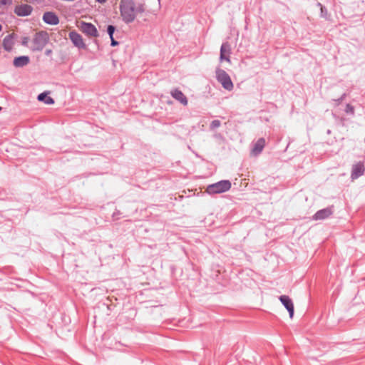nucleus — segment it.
<instances>
[{
	"mask_svg": "<svg viewBox=\"0 0 365 365\" xmlns=\"http://www.w3.org/2000/svg\"><path fill=\"white\" fill-rule=\"evenodd\" d=\"M120 15L125 23L133 22L137 14L143 12V6H135L133 0H121L120 4Z\"/></svg>",
	"mask_w": 365,
	"mask_h": 365,
	"instance_id": "nucleus-1",
	"label": "nucleus"
},
{
	"mask_svg": "<svg viewBox=\"0 0 365 365\" xmlns=\"http://www.w3.org/2000/svg\"><path fill=\"white\" fill-rule=\"evenodd\" d=\"M49 41L46 31H41L35 34L32 38L31 49L34 51H41Z\"/></svg>",
	"mask_w": 365,
	"mask_h": 365,
	"instance_id": "nucleus-2",
	"label": "nucleus"
},
{
	"mask_svg": "<svg viewBox=\"0 0 365 365\" xmlns=\"http://www.w3.org/2000/svg\"><path fill=\"white\" fill-rule=\"evenodd\" d=\"M231 187V182L229 180H221L216 183L210 185L206 192L208 194H220L228 191Z\"/></svg>",
	"mask_w": 365,
	"mask_h": 365,
	"instance_id": "nucleus-3",
	"label": "nucleus"
},
{
	"mask_svg": "<svg viewBox=\"0 0 365 365\" xmlns=\"http://www.w3.org/2000/svg\"><path fill=\"white\" fill-rule=\"evenodd\" d=\"M216 78L218 82H220L222 86L229 91H232L234 88L233 83L230 76L226 73L225 71L221 68L216 69Z\"/></svg>",
	"mask_w": 365,
	"mask_h": 365,
	"instance_id": "nucleus-4",
	"label": "nucleus"
},
{
	"mask_svg": "<svg viewBox=\"0 0 365 365\" xmlns=\"http://www.w3.org/2000/svg\"><path fill=\"white\" fill-rule=\"evenodd\" d=\"M77 27L79 30L83 32L84 34L88 36V37H97L98 36V32L96 26L91 24L86 23L84 21H78Z\"/></svg>",
	"mask_w": 365,
	"mask_h": 365,
	"instance_id": "nucleus-5",
	"label": "nucleus"
},
{
	"mask_svg": "<svg viewBox=\"0 0 365 365\" xmlns=\"http://www.w3.org/2000/svg\"><path fill=\"white\" fill-rule=\"evenodd\" d=\"M279 299L288 311L290 319H292L294 313V306L292 299L288 295H281Z\"/></svg>",
	"mask_w": 365,
	"mask_h": 365,
	"instance_id": "nucleus-6",
	"label": "nucleus"
},
{
	"mask_svg": "<svg viewBox=\"0 0 365 365\" xmlns=\"http://www.w3.org/2000/svg\"><path fill=\"white\" fill-rule=\"evenodd\" d=\"M33 8L29 4L16 5L14 13L19 16H26L31 14Z\"/></svg>",
	"mask_w": 365,
	"mask_h": 365,
	"instance_id": "nucleus-7",
	"label": "nucleus"
},
{
	"mask_svg": "<svg viewBox=\"0 0 365 365\" xmlns=\"http://www.w3.org/2000/svg\"><path fill=\"white\" fill-rule=\"evenodd\" d=\"M69 38L72 43L78 48H86V46L83 41L82 36L76 31L69 33Z\"/></svg>",
	"mask_w": 365,
	"mask_h": 365,
	"instance_id": "nucleus-8",
	"label": "nucleus"
},
{
	"mask_svg": "<svg viewBox=\"0 0 365 365\" xmlns=\"http://www.w3.org/2000/svg\"><path fill=\"white\" fill-rule=\"evenodd\" d=\"M43 20L45 23L50 25H57L59 23V19L57 15L51 11L44 13L43 15Z\"/></svg>",
	"mask_w": 365,
	"mask_h": 365,
	"instance_id": "nucleus-9",
	"label": "nucleus"
},
{
	"mask_svg": "<svg viewBox=\"0 0 365 365\" xmlns=\"http://www.w3.org/2000/svg\"><path fill=\"white\" fill-rule=\"evenodd\" d=\"M230 46L228 43H225L222 45L220 48V61H226L229 63H230Z\"/></svg>",
	"mask_w": 365,
	"mask_h": 365,
	"instance_id": "nucleus-10",
	"label": "nucleus"
},
{
	"mask_svg": "<svg viewBox=\"0 0 365 365\" xmlns=\"http://www.w3.org/2000/svg\"><path fill=\"white\" fill-rule=\"evenodd\" d=\"M14 36L15 34L14 33L9 34L6 36L2 42V46L4 48L6 51H11L13 48L14 44Z\"/></svg>",
	"mask_w": 365,
	"mask_h": 365,
	"instance_id": "nucleus-11",
	"label": "nucleus"
},
{
	"mask_svg": "<svg viewBox=\"0 0 365 365\" xmlns=\"http://www.w3.org/2000/svg\"><path fill=\"white\" fill-rule=\"evenodd\" d=\"M364 172V165L362 163H357L353 165L351 172V178L356 179L362 175Z\"/></svg>",
	"mask_w": 365,
	"mask_h": 365,
	"instance_id": "nucleus-12",
	"label": "nucleus"
},
{
	"mask_svg": "<svg viewBox=\"0 0 365 365\" xmlns=\"http://www.w3.org/2000/svg\"><path fill=\"white\" fill-rule=\"evenodd\" d=\"M265 145V140L264 138H259L255 144L252 150H251V154L252 155H257L258 154H259L264 147Z\"/></svg>",
	"mask_w": 365,
	"mask_h": 365,
	"instance_id": "nucleus-13",
	"label": "nucleus"
},
{
	"mask_svg": "<svg viewBox=\"0 0 365 365\" xmlns=\"http://www.w3.org/2000/svg\"><path fill=\"white\" fill-rule=\"evenodd\" d=\"M171 95L175 99L180 101L184 106L187 104V99L181 91L175 89L171 92Z\"/></svg>",
	"mask_w": 365,
	"mask_h": 365,
	"instance_id": "nucleus-14",
	"label": "nucleus"
},
{
	"mask_svg": "<svg viewBox=\"0 0 365 365\" xmlns=\"http://www.w3.org/2000/svg\"><path fill=\"white\" fill-rule=\"evenodd\" d=\"M29 58L26 56L16 57L14 60V65L16 67H23L29 63Z\"/></svg>",
	"mask_w": 365,
	"mask_h": 365,
	"instance_id": "nucleus-15",
	"label": "nucleus"
},
{
	"mask_svg": "<svg viewBox=\"0 0 365 365\" xmlns=\"http://www.w3.org/2000/svg\"><path fill=\"white\" fill-rule=\"evenodd\" d=\"M331 213L332 211L329 208L321 210L314 215V218L315 220H323L330 216Z\"/></svg>",
	"mask_w": 365,
	"mask_h": 365,
	"instance_id": "nucleus-16",
	"label": "nucleus"
},
{
	"mask_svg": "<svg viewBox=\"0 0 365 365\" xmlns=\"http://www.w3.org/2000/svg\"><path fill=\"white\" fill-rule=\"evenodd\" d=\"M38 100L39 101H43L44 103L47 105H51L54 103L53 99L51 97L48 96V93L46 92L39 94L38 96Z\"/></svg>",
	"mask_w": 365,
	"mask_h": 365,
	"instance_id": "nucleus-17",
	"label": "nucleus"
},
{
	"mask_svg": "<svg viewBox=\"0 0 365 365\" xmlns=\"http://www.w3.org/2000/svg\"><path fill=\"white\" fill-rule=\"evenodd\" d=\"M13 0H0V9H4L12 4Z\"/></svg>",
	"mask_w": 365,
	"mask_h": 365,
	"instance_id": "nucleus-18",
	"label": "nucleus"
},
{
	"mask_svg": "<svg viewBox=\"0 0 365 365\" xmlns=\"http://www.w3.org/2000/svg\"><path fill=\"white\" fill-rule=\"evenodd\" d=\"M221 123L220 121L218 120H214L210 123V129L214 130L215 128H217L220 126Z\"/></svg>",
	"mask_w": 365,
	"mask_h": 365,
	"instance_id": "nucleus-19",
	"label": "nucleus"
},
{
	"mask_svg": "<svg viewBox=\"0 0 365 365\" xmlns=\"http://www.w3.org/2000/svg\"><path fill=\"white\" fill-rule=\"evenodd\" d=\"M107 31L110 36V38H112L113 37V33L115 31V27L112 25H109L108 26V29H107Z\"/></svg>",
	"mask_w": 365,
	"mask_h": 365,
	"instance_id": "nucleus-20",
	"label": "nucleus"
},
{
	"mask_svg": "<svg viewBox=\"0 0 365 365\" xmlns=\"http://www.w3.org/2000/svg\"><path fill=\"white\" fill-rule=\"evenodd\" d=\"M29 41V38L28 37H23L21 43L24 46H28Z\"/></svg>",
	"mask_w": 365,
	"mask_h": 365,
	"instance_id": "nucleus-21",
	"label": "nucleus"
},
{
	"mask_svg": "<svg viewBox=\"0 0 365 365\" xmlns=\"http://www.w3.org/2000/svg\"><path fill=\"white\" fill-rule=\"evenodd\" d=\"M30 3H32V4H34V3H37V4H41L43 1V0H29Z\"/></svg>",
	"mask_w": 365,
	"mask_h": 365,
	"instance_id": "nucleus-22",
	"label": "nucleus"
},
{
	"mask_svg": "<svg viewBox=\"0 0 365 365\" xmlns=\"http://www.w3.org/2000/svg\"><path fill=\"white\" fill-rule=\"evenodd\" d=\"M110 39H111V45L112 46H116L118 44V43L114 40L113 37H112V38H110Z\"/></svg>",
	"mask_w": 365,
	"mask_h": 365,
	"instance_id": "nucleus-23",
	"label": "nucleus"
},
{
	"mask_svg": "<svg viewBox=\"0 0 365 365\" xmlns=\"http://www.w3.org/2000/svg\"><path fill=\"white\" fill-rule=\"evenodd\" d=\"M99 3H104L106 2L107 0H96Z\"/></svg>",
	"mask_w": 365,
	"mask_h": 365,
	"instance_id": "nucleus-24",
	"label": "nucleus"
},
{
	"mask_svg": "<svg viewBox=\"0 0 365 365\" xmlns=\"http://www.w3.org/2000/svg\"><path fill=\"white\" fill-rule=\"evenodd\" d=\"M2 30V26L0 24V31Z\"/></svg>",
	"mask_w": 365,
	"mask_h": 365,
	"instance_id": "nucleus-25",
	"label": "nucleus"
},
{
	"mask_svg": "<svg viewBox=\"0 0 365 365\" xmlns=\"http://www.w3.org/2000/svg\"><path fill=\"white\" fill-rule=\"evenodd\" d=\"M1 109H2V108H1V107H0V111L1 110Z\"/></svg>",
	"mask_w": 365,
	"mask_h": 365,
	"instance_id": "nucleus-26",
	"label": "nucleus"
}]
</instances>
